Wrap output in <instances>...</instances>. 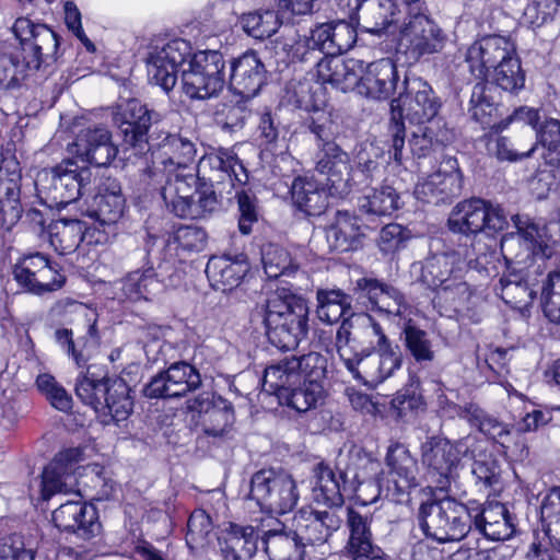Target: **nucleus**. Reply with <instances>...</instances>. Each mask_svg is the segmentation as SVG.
<instances>
[{"label": "nucleus", "instance_id": "nucleus-1", "mask_svg": "<svg viewBox=\"0 0 560 560\" xmlns=\"http://www.w3.org/2000/svg\"><path fill=\"white\" fill-rule=\"evenodd\" d=\"M187 60L188 69L182 73L184 93L190 98L206 100L222 91L224 59L217 50L192 55L190 43L183 38H158L151 42L145 58L149 81L168 93L177 82V72Z\"/></svg>", "mask_w": 560, "mask_h": 560}, {"label": "nucleus", "instance_id": "nucleus-2", "mask_svg": "<svg viewBox=\"0 0 560 560\" xmlns=\"http://www.w3.org/2000/svg\"><path fill=\"white\" fill-rule=\"evenodd\" d=\"M336 350L348 371L375 387L401 368L402 355L383 327L366 313L350 314L336 332Z\"/></svg>", "mask_w": 560, "mask_h": 560}, {"label": "nucleus", "instance_id": "nucleus-3", "mask_svg": "<svg viewBox=\"0 0 560 560\" xmlns=\"http://www.w3.org/2000/svg\"><path fill=\"white\" fill-rule=\"evenodd\" d=\"M386 465V478L374 480L380 472V462L361 448H352L349 452L345 477L357 482L353 490L363 505L375 502L382 493L394 501H399L418 486L417 460L405 445L395 443L388 447Z\"/></svg>", "mask_w": 560, "mask_h": 560}, {"label": "nucleus", "instance_id": "nucleus-4", "mask_svg": "<svg viewBox=\"0 0 560 560\" xmlns=\"http://www.w3.org/2000/svg\"><path fill=\"white\" fill-rule=\"evenodd\" d=\"M18 45H7L0 50V89L13 90L45 59H55L59 37L45 24H36L27 18H19L12 26Z\"/></svg>", "mask_w": 560, "mask_h": 560}, {"label": "nucleus", "instance_id": "nucleus-5", "mask_svg": "<svg viewBox=\"0 0 560 560\" xmlns=\"http://www.w3.org/2000/svg\"><path fill=\"white\" fill-rule=\"evenodd\" d=\"M269 341L283 351L294 350L307 335L306 300L285 288L270 292L257 306Z\"/></svg>", "mask_w": 560, "mask_h": 560}, {"label": "nucleus", "instance_id": "nucleus-6", "mask_svg": "<svg viewBox=\"0 0 560 560\" xmlns=\"http://www.w3.org/2000/svg\"><path fill=\"white\" fill-rule=\"evenodd\" d=\"M475 505H466L452 497L432 498L419 508V523L423 534L438 542L458 541L471 529Z\"/></svg>", "mask_w": 560, "mask_h": 560}, {"label": "nucleus", "instance_id": "nucleus-7", "mask_svg": "<svg viewBox=\"0 0 560 560\" xmlns=\"http://www.w3.org/2000/svg\"><path fill=\"white\" fill-rule=\"evenodd\" d=\"M92 174L88 168H82L72 176L78 184V197L72 198L82 215L94 220L101 226L116 223L124 214L126 199L121 194L120 184L114 178H106L100 186L98 194L92 196V205L89 198L93 190Z\"/></svg>", "mask_w": 560, "mask_h": 560}, {"label": "nucleus", "instance_id": "nucleus-8", "mask_svg": "<svg viewBox=\"0 0 560 560\" xmlns=\"http://www.w3.org/2000/svg\"><path fill=\"white\" fill-rule=\"evenodd\" d=\"M512 220L516 232L508 233L501 240L502 254L513 265L512 268H533L529 262L534 258L544 259L550 256L549 243L558 242L550 234L552 224L540 228L520 215L512 217Z\"/></svg>", "mask_w": 560, "mask_h": 560}, {"label": "nucleus", "instance_id": "nucleus-9", "mask_svg": "<svg viewBox=\"0 0 560 560\" xmlns=\"http://www.w3.org/2000/svg\"><path fill=\"white\" fill-rule=\"evenodd\" d=\"M469 438L452 442L445 438L431 436L421 445V463L438 490L448 492L457 478L463 457L470 456L472 444Z\"/></svg>", "mask_w": 560, "mask_h": 560}, {"label": "nucleus", "instance_id": "nucleus-10", "mask_svg": "<svg viewBox=\"0 0 560 560\" xmlns=\"http://www.w3.org/2000/svg\"><path fill=\"white\" fill-rule=\"evenodd\" d=\"M299 498L295 480L283 469H260L250 478L249 499L262 512L285 514L293 510Z\"/></svg>", "mask_w": 560, "mask_h": 560}, {"label": "nucleus", "instance_id": "nucleus-11", "mask_svg": "<svg viewBox=\"0 0 560 560\" xmlns=\"http://www.w3.org/2000/svg\"><path fill=\"white\" fill-rule=\"evenodd\" d=\"M390 115L397 121L407 119L410 124L432 122L442 106L440 97L422 78L407 77L404 92L390 101Z\"/></svg>", "mask_w": 560, "mask_h": 560}, {"label": "nucleus", "instance_id": "nucleus-12", "mask_svg": "<svg viewBox=\"0 0 560 560\" xmlns=\"http://www.w3.org/2000/svg\"><path fill=\"white\" fill-rule=\"evenodd\" d=\"M447 42V35L430 16L428 8L406 14L400 27L398 46L413 60L424 55L440 52Z\"/></svg>", "mask_w": 560, "mask_h": 560}, {"label": "nucleus", "instance_id": "nucleus-13", "mask_svg": "<svg viewBox=\"0 0 560 560\" xmlns=\"http://www.w3.org/2000/svg\"><path fill=\"white\" fill-rule=\"evenodd\" d=\"M12 276L22 291L34 295L59 290L67 280L58 264L39 252L20 257L12 266Z\"/></svg>", "mask_w": 560, "mask_h": 560}, {"label": "nucleus", "instance_id": "nucleus-14", "mask_svg": "<svg viewBox=\"0 0 560 560\" xmlns=\"http://www.w3.org/2000/svg\"><path fill=\"white\" fill-rule=\"evenodd\" d=\"M327 372V359L318 352H308L301 357L284 360L266 368L264 383L272 389L284 385H296L301 382L323 384Z\"/></svg>", "mask_w": 560, "mask_h": 560}, {"label": "nucleus", "instance_id": "nucleus-15", "mask_svg": "<svg viewBox=\"0 0 560 560\" xmlns=\"http://www.w3.org/2000/svg\"><path fill=\"white\" fill-rule=\"evenodd\" d=\"M292 524L304 550L319 548L320 555L325 556L330 553L329 539L341 527L342 520L334 510L302 508L294 514Z\"/></svg>", "mask_w": 560, "mask_h": 560}, {"label": "nucleus", "instance_id": "nucleus-16", "mask_svg": "<svg viewBox=\"0 0 560 560\" xmlns=\"http://www.w3.org/2000/svg\"><path fill=\"white\" fill-rule=\"evenodd\" d=\"M506 225V217L499 206L478 198L459 202L448 218L450 230L466 235L486 230L497 232Z\"/></svg>", "mask_w": 560, "mask_h": 560}, {"label": "nucleus", "instance_id": "nucleus-17", "mask_svg": "<svg viewBox=\"0 0 560 560\" xmlns=\"http://www.w3.org/2000/svg\"><path fill=\"white\" fill-rule=\"evenodd\" d=\"M148 145L155 171H185L195 163L196 144L182 133L153 131Z\"/></svg>", "mask_w": 560, "mask_h": 560}, {"label": "nucleus", "instance_id": "nucleus-18", "mask_svg": "<svg viewBox=\"0 0 560 560\" xmlns=\"http://www.w3.org/2000/svg\"><path fill=\"white\" fill-rule=\"evenodd\" d=\"M160 120L159 113L148 109L136 98L122 100L113 109V121L121 130L125 142L140 151L150 142L151 124Z\"/></svg>", "mask_w": 560, "mask_h": 560}, {"label": "nucleus", "instance_id": "nucleus-19", "mask_svg": "<svg viewBox=\"0 0 560 560\" xmlns=\"http://www.w3.org/2000/svg\"><path fill=\"white\" fill-rule=\"evenodd\" d=\"M516 54L514 43L500 35L483 37L467 49L465 61L470 73L479 80H485L489 71L497 68Z\"/></svg>", "mask_w": 560, "mask_h": 560}, {"label": "nucleus", "instance_id": "nucleus-20", "mask_svg": "<svg viewBox=\"0 0 560 560\" xmlns=\"http://www.w3.org/2000/svg\"><path fill=\"white\" fill-rule=\"evenodd\" d=\"M197 173L210 182L224 184L229 182L232 187L244 186L248 174L237 155L228 149L205 154L198 162Z\"/></svg>", "mask_w": 560, "mask_h": 560}, {"label": "nucleus", "instance_id": "nucleus-21", "mask_svg": "<svg viewBox=\"0 0 560 560\" xmlns=\"http://www.w3.org/2000/svg\"><path fill=\"white\" fill-rule=\"evenodd\" d=\"M72 149L75 159L98 167L109 165L118 153L112 133L105 127L81 130L72 143Z\"/></svg>", "mask_w": 560, "mask_h": 560}, {"label": "nucleus", "instance_id": "nucleus-22", "mask_svg": "<svg viewBox=\"0 0 560 560\" xmlns=\"http://www.w3.org/2000/svg\"><path fill=\"white\" fill-rule=\"evenodd\" d=\"M442 164L444 171L430 174L420 180L416 188V197L423 202L439 203L457 196L462 190V173L454 158H446Z\"/></svg>", "mask_w": 560, "mask_h": 560}, {"label": "nucleus", "instance_id": "nucleus-23", "mask_svg": "<svg viewBox=\"0 0 560 560\" xmlns=\"http://www.w3.org/2000/svg\"><path fill=\"white\" fill-rule=\"evenodd\" d=\"M316 171L326 176L335 194L342 196L350 191V158L336 142L319 145Z\"/></svg>", "mask_w": 560, "mask_h": 560}, {"label": "nucleus", "instance_id": "nucleus-24", "mask_svg": "<svg viewBox=\"0 0 560 560\" xmlns=\"http://www.w3.org/2000/svg\"><path fill=\"white\" fill-rule=\"evenodd\" d=\"M364 61L357 58L342 59L339 55L324 56L316 61V75L322 84H330L342 92L354 91L360 82Z\"/></svg>", "mask_w": 560, "mask_h": 560}, {"label": "nucleus", "instance_id": "nucleus-25", "mask_svg": "<svg viewBox=\"0 0 560 560\" xmlns=\"http://www.w3.org/2000/svg\"><path fill=\"white\" fill-rule=\"evenodd\" d=\"M360 82L355 91L363 96L386 100L395 91L399 77L395 62L389 58L365 65L360 72Z\"/></svg>", "mask_w": 560, "mask_h": 560}, {"label": "nucleus", "instance_id": "nucleus-26", "mask_svg": "<svg viewBox=\"0 0 560 560\" xmlns=\"http://www.w3.org/2000/svg\"><path fill=\"white\" fill-rule=\"evenodd\" d=\"M266 80V69L257 54L247 51L231 63L230 88L243 98L258 94Z\"/></svg>", "mask_w": 560, "mask_h": 560}, {"label": "nucleus", "instance_id": "nucleus-27", "mask_svg": "<svg viewBox=\"0 0 560 560\" xmlns=\"http://www.w3.org/2000/svg\"><path fill=\"white\" fill-rule=\"evenodd\" d=\"M357 288L371 304V310L387 316L404 317L408 304L404 294L395 287L372 278H361Z\"/></svg>", "mask_w": 560, "mask_h": 560}, {"label": "nucleus", "instance_id": "nucleus-28", "mask_svg": "<svg viewBox=\"0 0 560 560\" xmlns=\"http://www.w3.org/2000/svg\"><path fill=\"white\" fill-rule=\"evenodd\" d=\"M248 270L249 265L243 254L234 257L229 255L213 256L206 267V273L211 285L222 292L238 287Z\"/></svg>", "mask_w": 560, "mask_h": 560}, {"label": "nucleus", "instance_id": "nucleus-29", "mask_svg": "<svg viewBox=\"0 0 560 560\" xmlns=\"http://www.w3.org/2000/svg\"><path fill=\"white\" fill-rule=\"evenodd\" d=\"M472 524L491 540H506L515 532L506 506L500 502H490L485 506L476 504Z\"/></svg>", "mask_w": 560, "mask_h": 560}, {"label": "nucleus", "instance_id": "nucleus-30", "mask_svg": "<svg viewBox=\"0 0 560 560\" xmlns=\"http://www.w3.org/2000/svg\"><path fill=\"white\" fill-rule=\"evenodd\" d=\"M465 257L459 252H445L428 257L421 268L420 280L432 290L448 282L453 276L463 273Z\"/></svg>", "mask_w": 560, "mask_h": 560}, {"label": "nucleus", "instance_id": "nucleus-31", "mask_svg": "<svg viewBox=\"0 0 560 560\" xmlns=\"http://www.w3.org/2000/svg\"><path fill=\"white\" fill-rule=\"evenodd\" d=\"M540 266L535 270L530 268H512L509 275H504L499 282V291L502 300L514 308L529 306L536 298V291L532 288V273H537Z\"/></svg>", "mask_w": 560, "mask_h": 560}, {"label": "nucleus", "instance_id": "nucleus-32", "mask_svg": "<svg viewBox=\"0 0 560 560\" xmlns=\"http://www.w3.org/2000/svg\"><path fill=\"white\" fill-rule=\"evenodd\" d=\"M261 541L269 560H304L306 550L300 544L294 529L289 530L281 523L266 530Z\"/></svg>", "mask_w": 560, "mask_h": 560}, {"label": "nucleus", "instance_id": "nucleus-33", "mask_svg": "<svg viewBox=\"0 0 560 560\" xmlns=\"http://www.w3.org/2000/svg\"><path fill=\"white\" fill-rule=\"evenodd\" d=\"M293 203L307 215H320L328 207V192L313 176H299L291 186Z\"/></svg>", "mask_w": 560, "mask_h": 560}, {"label": "nucleus", "instance_id": "nucleus-34", "mask_svg": "<svg viewBox=\"0 0 560 560\" xmlns=\"http://www.w3.org/2000/svg\"><path fill=\"white\" fill-rule=\"evenodd\" d=\"M402 201L397 190L389 185L366 188L358 198V210L370 220L390 217L400 209Z\"/></svg>", "mask_w": 560, "mask_h": 560}, {"label": "nucleus", "instance_id": "nucleus-35", "mask_svg": "<svg viewBox=\"0 0 560 560\" xmlns=\"http://www.w3.org/2000/svg\"><path fill=\"white\" fill-rule=\"evenodd\" d=\"M372 516L362 514L355 509H347L346 526L348 529V539L343 547L347 558L354 557L362 552L373 551L378 546L374 544L371 530Z\"/></svg>", "mask_w": 560, "mask_h": 560}, {"label": "nucleus", "instance_id": "nucleus-36", "mask_svg": "<svg viewBox=\"0 0 560 560\" xmlns=\"http://www.w3.org/2000/svg\"><path fill=\"white\" fill-rule=\"evenodd\" d=\"M219 544L225 560H248L257 551V535L250 525L230 523Z\"/></svg>", "mask_w": 560, "mask_h": 560}, {"label": "nucleus", "instance_id": "nucleus-37", "mask_svg": "<svg viewBox=\"0 0 560 560\" xmlns=\"http://www.w3.org/2000/svg\"><path fill=\"white\" fill-rule=\"evenodd\" d=\"M264 389L278 396L279 399L284 400L285 404L295 409L298 412H306L315 408L324 397L323 384H310L301 382L296 385H288L283 388L272 389L268 384L262 382Z\"/></svg>", "mask_w": 560, "mask_h": 560}, {"label": "nucleus", "instance_id": "nucleus-38", "mask_svg": "<svg viewBox=\"0 0 560 560\" xmlns=\"http://www.w3.org/2000/svg\"><path fill=\"white\" fill-rule=\"evenodd\" d=\"M314 479L313 493L316 501L330 506H340L343 503L342 492L348 486L345 472L337 476L329 466L318 464L314 468Z\"/></svg>", "mask_w": 560, "mask_h": 560}, {"label": "nucleus", "instance_id": "nucleus-39", "mask_svg": "<svg viewBox=\"0 0 560 560\" xmlns=\"http://www.w3.org/2000/svg\"><path fill=\"white\" fill-rule=\"evenodd\" d=\"M359 19L368 32L380 34L397 20L393 0H354Z\"/></svg>", "mask_w": 560, "mask_h": 560}, {"label": "nucleus", "instance_id": "nucleus-40", "mask_svg": "<svg viewBox=\"0 0 560 560\" xmlns=\"http://www.w3.org/2000/svg\"><path fill=\"white\" fill-rule=\"evenodd\" d=\"M70 183V158H65L60 164L44 168L37 173L35 185L39 191L48 190L58 210L66 209L70 203L66 194Z\"/></svg>", "mask_w": 560, "mask_h": 560}, {"label": "nucleus", "instance_id": "nucleus-41", "mask_svg": "<svg viewBox=\"0 0 560 560\" xmlns=\"http://www.w3.org/2000/svg\"><path fill=\"white\" fill-rule=\"evenodd\" d=\"M70 475V448L65 447L51 462L45 466L40 480V498L48 501L57 493H61L67 488V478Z\"/></svg>", "mask_w": 560, "mask_h": 560}, {"label": "nucleus", "instance_id": "nucleus-42", "mask_svg": "<svg viewBox=\"0 0 560 560\" xmlns=\"http://www.w3.org/2000/svg\"><path fill=\"white\" fill-rule=\"evenodd\" d=\"M458 417L477 427L480 432L500 445L505 446L511 434L509 425L486 413L478 405L470 402L459 407Z\"/></svg>", "mask_w": 560, "mask_h": 560}, {"label": "nucleus", "instance_id": "nucleus-43", "mask_svg": "<svg viewBox=\"0 0 560 560\" xmlns=\"http://www.w3.org/2000/svg\"><path fill=\"white\" fill-rule=\"evenodd\" d=\"M189 408L198 412H206L203 427L205 433L208 435H223L234 421V413L231 407H211L209 393H203L198 396Z\"/></svg>", "mask_w": 560, "mask_h": 560}, {"label": "nucleus", "instance_id": "nucleus-44", "mask_svg": "<svg viewBox=\"0 0 560 560\" xmlns=\"http://www.w3.org/2000/svg\"><path fill=\"white\" fill-rule=\"evenodd\" d=\"M316 300L317 317L326 324L337 323L351 310V301L341 290L319 289L316 293Z\"/></svg>", "mask_w": 560, "mask_h": 560}, {"label": "nucleus", "instance_id": "nucleus-45", "mask_svg": "<svg viewBox=\"0 0 560 560\" xmlns=\"http://www.w3.org/2000/svg\"><path fill=\"white\" fill-rule=\"evenodd\" d=\"M538 142L546 149L542 158L545 164L560 176V120L546 119L536 130Z\"/></svg>", "mask_w": 560, "mask_h": 560}, {"label": "nucleus", "instance_id": "nucleus-46", "mask_svg": "<svg viewBox=\"0 0 560 560\" xmlns=\"http://www.w3.org/2000/svg\"><path fill=\"white\" fill-rule=\"evenodd\" d=\"M130 388L127 383L119 377L109 382V388L104 396L103 406H105L115 423L128 419L132 411V399L130 398Z\"/></svg>", "mask_w": 560, "mask_h": 560}, {"label": "nucleus", "instance_id": "nucleus-47", "mask_svg": "<svg viewBox=\"0 0 560 560\" xmlns=\"http://www.w3.org/2000/svg\"><path fill=\"white\" fill-rule=\"evenodd\" d=\"M331 23H324L312 30L311 36L303 43H298L294 48V56L301 61L306 62L308 60L317 61L320 52L326 54L325 56H332L330 51L331 39Z\"/></svg>", "mask_w": 560, "mask_h": 560}, {"label": "nucleus", "instance_id": "nucleus-48", "mask_svg": "<svg viewBox=\"0 0 560 560\" xmlns=\"http://www.w3.org/2000/svg\"><path fill=\"white\" fill-rule=\"evenodd\" d=\"M540 516L551 546L560 551V487H552L544 497Z\"/></svg>", "mask_w": 560, "mask_h": 560}, {"label": "nucleus", "instance_id": "nucleus-49", "mask_svg": "<svg viewBox=\"0 0 560 560\" xmlns=\"http://www.w3.org/2000/svg\"><path fill=\"white\" fill-rule=\"evenodd\" d=\"M162 289L152 269L130 272L122 281V292L130 301L148 300Z\"/></svg>", "mask_w": 560, "mask_h": 560}, {"label": "nucleus", "instance_id": "nucleus-50", "mask_svg": "<svg viewBox=\"0 0 560 560\" xmlns=\"http://www.w3.org/2000/svg\"><path fill=\"white\" fill-rule=\"evenodd\" d=\"M406 350L418 363L432 362L435 359L433 342L429 334L408 319L402 328Z\"/></svg>", "mask_w": 560, "mask_h": 560}, {"label": "nucleus", "instance_id": "nucleus-51", "mask_svg": "<svg viewBox=\"0 0 560 560\" xmlns=\"http://www.w3.org/2000/svg\"><path fill=\"white\" fill-rule=\"evenodd\" d=\"M433 302L446 311H460L468 302L471 293L468 284L463 280V273L453 276L444 285L435 289Z\"/></svg>", "mask_w": 560, "mask_h": 560}, {"label": "nucleus", "instance_id": "nucleus-52", "mask_svg": "<svg viewBox=\"0 0 560 560\" xmlns=\"http://www.w3.org/2000/svg\"><path fill=\"white\" fill-rule=\"evenodd\" d=\"M288 102L305 112H312L326 105L322 86H314L308 81H293L287 86Z\"/></svg>", "mask_w": 560, "mask_h": 560}, {"label": "nucleus", "instance_id": "nucleus-53", "mask_svg": "<svg viewBox=\"0 0 560 560\" xmlns=\"http://www.w3.org/2000/svg\"><path fill=\"white\" fill-rule=\"evenodd\" d=\"M165 373L175 397L185 396L189 392L196 390L201 385L199 372L186 362L172 364Z\"/></svg>", "mask_w": 560, "mask_h": 560}, {"label": "nucleus", "instance_id": "nucleus-54", "mask_svg": "<svg viewBox=\"0 0 560 560\" xmlns=\"http://www.w3.org/2000/svg\"><path fill=\"white\" fill-rule=\"evenodd\" d=\"M243 30L252 37L265 39L271 37L280 27V20L275 11H255L241 19Z\"/></svg>", "mask_w": 560, "mask_h": 560}, {"label": "nucleus", "instance_id": "nucleus-55", "mask_svg": "<svg viewBox=\"0 0 560 560\" xmlns=\"http://www.w3.org/2000/svg\"><path fill=\"white\" fill-rule=\"evenodd\" d=\"M359 236L358 218L349 211H337L335 222L328 230V238L335 240V246L347 250Z\"/></svg>", "mask_w": 560, "mask_h": 560}, {"label": "nucleus", "instance_id": "nucleus-56", "mask_svg": "<svg viewBox=\"0 0 560 560\" xmlns=\"http://www.w3.org/2000/svg\"><path fill=\"white\" fill-rule=\"evenodd\" d=\"M21 174L14 170L5 176L0 175V205L3 212L10 211L12 220H19L22 214L20 205Z\"/></svg>", "mask_w": 560, "mask_h": 560}, {"label": "nucleus", "instance_id": "nucleus-57", "mask_svg": "<svg viewBox=\"0 0 560 560\" xmlns=\"http://www.w3.org/2000/svg\"><path fill=\"white\" fill-rule=\"evenodd\" d=\"M35 385L48 404L58 411L70 413V395L50 373L37 375Z\"/></svg>", "mask_w": 560, "mask_h": 560}, {"label": "nucleus", "instance_id": "nucleus-58", "mask_svg": "<svg viewBox=\"0 0 560 560\" xmlns=\"http://www.w3.org/2000/svg\"><path fill=\"white\" fill-rule=\"evenodd\" d=\"M261 262L264 271L269 279H277L295 269L289 252L275 244L264 246Z\"/></svg>", "mask_w": 560, "mask_h": 560}, {"label": "nucleus", "instance_id": "nucleus-59", "mask_svg": "<svg viewBox=\"0 0 560 560\" xmlns=\"http://www.w3.org/2000/svg\"><path fill=\"white\" fill-rule=\"evenodd\" d=\"M186 542L191 550L205 548L212 536L213 525L203 510H195L187 524Z\"/></svg>", "mask_w": 560, "mask_h": 560}, {"label": "nucleus", "instance_id": "nucleus-60", "mask_svg": "<svg viewBox=\"0 0 560 560\" xmlns=\"http://www.w3.org/2000/svg\"><path fill=\"white\" fill-rule=\"evenodd\" d=\"M492 79L504 91L516 92L524 88L525 74L516 54L493 69Z\"/></svg>", "mask_w": 560, "mask_h": 560}, {"label": "nucleus", "instance_id": "nucleus-61", "mask_svg": "<svg viewBox=\"0 0 560 560\" xmlns=\"http://www.w3.org/2000/svg\"><path fill=\"white\" fill-rule=\"evenodd\" d=\"M196 171L197 168L194 166H188L185 171L164 172L167 180L162 189L163 199L176 196H195Z\"/></svg>", "mask_w": 560, "mask_h": 560}, {"label": "nucleus", "instance_id": "nucleus-62", "mask_svg": "<svg viewBox=\"0 0 560 560\" xmlns=\"http://www.w3.org/2000/svg\"><path fill=\"white\" fill-rule=\"evenodd\" d=\"M113 378H95L93 376H84L79 380L75 386V394L78 398L93 410L97 411L103 407L104 396L109 388V382Z\"/></svg>", "mask_w": 560, "mask_h": 560}, {"label": "nucleus", "instance_id": "nucleus-63", "mask_svg": "<svg viewBox=\"0 0 560 560\" xmlns=\"http://www.w3.org/2000/svg\"><path fill=\"white\" fill-rule=\"evenodd\" d=\"M74 511V525L72 532L83 539H89L96 535L100 530V523L97 522V512L91 503H80L72 499V508Z\"/></svg>", "mask_w": 560, "mask_h": 560}, {"label": "nucleus", "instance_id": "nucleus-64", "mask_svg": "<svg viewBox=\"0 0 560 560\" xmlns=\"http://www.w3.org/2000/svg\"><path fill=\"white\" fill-rule=\"evenodd\" d=\"M310 117L308 128L316 136L322 144L335 142L334 138L337 133V124L334 120L331 110L327 109V105L313 109Z\"/></svg>", "mask_w": 560, "mask_h": 560}]
</instances>
